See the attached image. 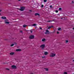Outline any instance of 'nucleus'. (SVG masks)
<instances>
[{
    "instance_id": "obj_7",
    "label": "nucleus",
    "mask_w": 74,
    "mask_h": 74,
    "mask_svg": "<svg viewBox=\"0 0 74 74\" xmlns=\"http://www.w3.org/2000/svg\"><path fill=\"white\" fill-rule=\"evenodd\" d=\"M1 18L2 19H7V18L5 16H2L1 17Z\"/></svg>"
},
{
    "instance_id": "obj_13",
    "label": "nucleus",
    "mask_w": 74,
    "mask_h": 74,
    "mask_svg": "<svg viewBox=\"0 0 74 74\" xmlns=\"http://www.w3.org/2000/svg\"><path fill=\"white\" fill-rule=\"evenodd\" d=\"M48 54V53L47 52H45V55H47Z\"/></svg>"
},
{
    "instance_id": "obj_33",
    "label": "nucleus",
    "mask_w": 74,
    "mask_h": 74,
    "mask_svg": "<svg viewBox=\"0 0 74 74\" xmlns=\"http://www.w3.org/2000/svg\"><path fill=\"white\" fill-rule=\"evenodd\" d=\"M40 29H42V27H40Z\"/></svg>"
},
{
    "instance_id": "obj_5",
    "label": "nucleus",
    "mask_w": 74,
    "mask_h": 74,
    "mask_svg": "<svg viewBox=\"0 0 74 74\" xmlns=\"http://www.w3.org/2000/svg\"><path fill=\"white\" fill-rule=\"evenodd\" d=\"M45 47V45L44 44L40 46V47H41V48H42V49H44Z\"/></svg>"
},
{
    "instance_id": "obj_34",
    "label": "nucleus",
    "mask_w": 74,
    "mask_h": 74,
    "mask_svg": "<svg viewBox=\"0 0 74 74\" xmlns=\"http://www.w3.org/2000/svg\"><path fill=\"white\" fill-rule=\"evenodd\" d=\"M45 58V56L42 57V58Z\"/></svg>"
},
{
    "instance_id": "obj_29",
    "label": "nucleus",
    "mask_w": 74,
    "mask_h": 74,
    "mask_svg": "<svg viewBox=\"0 0 74 74\" xmlns=\"http://www.w3.org/2000/svg\"><path fill=\"white\" fill-rule=\"evenodd\" d=\"M56 12L57 13V12H58V10H56Z\"/></svg>"
},
{
    "instance_id": "obj_40",
    "label": "nucleus",
    "mask_w": 74,
    "mask_h": 74,
    "mask_svg": "<svg viewBox=\"0 0 74 74\" xmlns=\"http://www.w3.org/2000/svg\"><path fill=\"white\" fill-rule=\"evenodd\" d=\"M73 62H74V60H73Z\"/></svg>"
},
{
    "instance_id": "obj_38",
    "label": "nucleus",
    "mask_w": 74,
    "mask_h": 74,
    "mask_svg": "<svg viewBox=\"0 0 74 74\" xmlns=\"http://www.w3.org/2000/svg\"><path fill=\"white\" fill-rule=\"evenodd\" d=\"M73 30H74V27L73 28Z\"/></svg>"
},
{
    "instance_id": "obj_6",
    "label": "nucleus",
    "mask_w": 74,
    "mask_h": 74,
    "mask_svg": "<svg viewBox=\"0 0 74 74\" xmlns=\"http://www.w3.org/2000/svg\"><path fill=\"white\" fill-rule=\"evenodd\" d=\"M12 69H16V66H14V65H13L12 66Z\"/></svg>"
},
{
    "instance_id": "obj_15",
    "label": "nucleus",
    "mask_w": 74,
    "mask_h": 74,
    "mask_svg": "<svg viewBox=\"0 0 74 74\" xmlns=\"http://www.w3.org/2000/svg\"><path fill=\"white\" fill-rule=\"evenodd\" d=\"M5 70H7L8 71H9V70H10V69L8 68L5 69Z\"/></svg>"
},
{
    "instance_id": "obj_19",
    "label": "nucleus",
    "mask_w": 74,
    "mask_h": 74,
    "mask_svg": "<svg viewBox=\"0 0 74 74\" xmlns=\"http://www.w3.org/2000/svg\"><path fill=\"white\" fill-rule=\"evenodd\" d=\"M52 21H51V20H49V21H47V22H52Z\"/></svg>"
},
{
    "instance_id": "obj_35",
    "label": "nucleus",
    "mask_w": 74,
    "mask_h": 74,
    "mask_svg": "<svg viewBox=\"0 0 74 74\" xmlns=\"http://www.w3.org/2000/svg\"><path fill=\"white\" fill-rule=\"evenodd\" d=\"M59 32H57V34H59Z\"/></svg>"
},
{
    "instance_id": "obj_36",
    "label": "nucleus",
    "mask_w": 74,
    "mask_h": 74,
    "mask_svg": "<svg viewBox=\"0 0 74 74\" xmlns=\"http://www.w3.org/2000/svg\"><path fill=\"white\" fill-rule=\"evenodd\" d=\"M1 10H0V12H1Z\"/></svg>"
},
{
    "instance_id": "obj_37",
    "label": "nucleus",
    "mask_w": 74,
    "mask_h": 74,
    "mask_svg": "<svg viewBox=\"0 0 74 74\" xmlns=\"http://www.w3.org/2000/svg\"><path fill=\"white\" fill-rule=\"evenodd\" d=\"M29 11H31H31H32V10H29Z\"/></svg>"
},
{
    "instance_id": "obj_30",
    "label": "nucleus",
    "mask_w": 74,
    "mask_h": 74,
    "mask_svg": "<svg viewBox=\"0 0 74 74\" xmlns=\"http://www.w3.org/2000/svg\"><path fill=\"white\" fill-rule=\"evenodd\" d=\"M50 8H52V6L50 5Z\"/></svg>"
},
{
    "instance_id": "obj_23",
    "label": "nucleus",
    "mask_w": 74,
    "mask_h": 74,
    "mask_svg": "<svg viewBox=\"0 0 74 74\" xmlns=\"http://www.w3.org/2000/svg\"><path fill=\"white\" fill-rule=\"evenodd\" d=\"M58 30H61V28H59L58 29Z\"/></svg>"
},
{
    "instance_id": "obj_8",
    "label": "nucleus",
    "mask_w": 74,
    "mask_h": 74,
    "mask_svg": "<svg viewBox=\"0 0 74 74\" xmlns=\"http://www.w3.org/2000/svg\"><path fill=\"white\" fill-rule=\"evenodd\" d=\"M35 16H37V15H38V16H40V14L39 13H36L35 14Z\"/></svg>"
},
{
    "instance_id": "obj_2",
    "label": "nucleus",
    "mask_w": 74,
    "mask_h": 74,
    "mask_svg": "<svg viewBox=\"0 0 74 74\" xmlns=\"http://www.w3.org/2000/svg\"><path fill=\"white\" fill-rule=\"evenodd\" d=\"M55 55H56V54L54 53H51L50 55L51 57H54V56H55Z\"/></svg>"
},
{
    "instance_id": "obj_12",
    "label": "nucleus",
    "mask_w": 74,
    "mask_h": 74,
    "mask_svg": "<svg viewBox=\"0 0 74 74\" xmlns=\"http://www.w3.org/2000/svg\"><path fill=\"white\" fill-rule=\"evenodd\" d=\"M10 54L11 55H13L14 54V53L12 52V53H10Z\"/></svg>"
},
{
    "instance_id": "obj_32",
    "label": "nucleus",
    "mask_w": 74,
    "mask_h": 74,
    "mask_svg": "<svg viewBox=\"0 0 74 74\" xmlns=\"http://www.w3.org/2000/svg\"><path fill=\"white\" fill-rule=\"evenodd\" d=\"M51 27H53V26H51Z\"/></svg>"
},
{
    "instance_id": "obj_10",
    "label": "nucleus",
    "mask_w": 74,
    "mask_h": 74,
    "mask_svg": "<svg viewBox=\"0 0 74 74\" xmlns=\"http://www.w3.org/2000/svg\"><path fill=\"white\" fill-rule=\"evenodd\" d=\"M16 51L18 52L19 51H21V49H16Z\"/></svg>"
},
{
    "instance_id": "obj_3",
    "label": "nucleus",
    "mask_w": 74,
    "mask_h": 74,
    "mask_svg": "<svg viewBox=\"0 0 74 74\" xmlns=\"http://www.w3.org/2000/svg\"><path fill=\"white\" fill-rule=\"evenodd\" d=\"M29 39H34V35H31L29 37Z\"/></svg>"
},
{
    "instance_id": "obj_9",
    "label": "nucleus",
    "mask_w": 74,
    "mask_h": 74,
    "mask_svg": "<svg viewBox=\"0 0 74 74\" xmlns=\"http://www.w3.org/2000/svg\"><path fill=\"white\" fill-rule=\"evenodd\" d=\"M46 32H45V34H48L49 33V31L48 30H46Z\"/></svg>"
},
{
    "instance_id": "obj_11",
    "label": "nucleus",
    "mask_w": 74,
    "mask_h": 74,
    "mask_svg": "<svg viewBox=\"0 0 74 74\" xmlns=\"http://www.w3.org/2000/svg\"><path fill=\"white\" fill-rule=\"evenodd\" d=\"M46 39H45V38H44L43 39H42V41L43 42H44L45 41V40H46Z\"/></svg>"
},
{
    "instance_id": "obj_17",
    "label": "nucleus",
    "mask_w": 74,
    "mask_h": 74,
    "mask_svg": "<svg viewBox=\"0 0 74 74\" xmlns=\"http://www.w3.org/2000/svg\"><path fill=\"white\" fill-rule=\"evenodd\" d=\"M14 45V44H12L10 45V47H13Z\"/></svg>"
},
{
    "instance_id": "obj_18",
    "label": "nucleus",
    "mask_w": 74,
    "mask_h": 74,
    "mask_svg": "<svg viewBox=\"0 0 74 74\" xmlns=\"http://www.w3.org/2000/svg\"><path fill=\"white\" fill-rule=\"evenodd\" d=\"M32 26H36V24H33Z\"/></svg>"
},
{
    "instance_id": "obj_39",
    "label": "nucleus",
    "mask_w": 74,
    "mask_h": 74,
    "mask_svg": "<svg viewBox=\"0 0 74 74\" xmlns=\"http://www.w3.org/2000/svg\"><path fill=\"white\" fill-rule=\"evenodd\" d=\"M18 1H21V0H18Z\"/></svg>"
},
{
    "instance_id": "obj_41",
    "label": "nucleus",
    "mask_w": 74,
    "mask_h": 74,
    "mask_svg": "<svg viewBox=\"0 0 74 74\" xmlns=\"http://www.w3.org/2000/svg\"><path fill=\"white\" fill-rule=\"evenodd\" d=\"M1 14H0V15H1Z\"/></svg>"
},
{
    "instance_id": "obj_20",
    "label": "nucleus",
    "mask_w": 74,
    "mask_h": 74,
    "mask_svg": "<svg viewBox=\"0 0 74 74\" xmlns=\"http://www.w3.org/2000/svg\"><path fill=\"white\" fill-rule=\"evenodd\" d=\"M51 26H49V28H47V30L48 29H51Z\"/></svg>"
},
{
    "instance_id": "obj_28",
    "label": "nucleus",
    "mask_w": 74,
    "mask_h": 74,
    "mask_svg": "<svg viewBox=\"0 0 74 74\" xmlns=\"http://www.w3.org/2000/svg\"><path fill=\"white\" fill-rule=\"evenodd\" d=\"M64 74H67V73L66 72H65L64 73Z\"/></svg>"
},
{
    "instance_id": "obj_42",
    "label": "nucleus",
    "mask_w": 74,
    "mask_h": 74,
    "mask_svg": "<svg viewBox=\"0 0 74 74\" xmlns=\"http://www.w3.org/2000/svg\"><path fill=\"white\" fill-rule=\"evenodd\" d=\"M31 74H33V73H32Z\"/></svg>"
},
{
    "instance_id": "obj_16",
    "label": "nucleus",
    "mask_w": 74,
    "mask_h": 74,
    "mask_svg": "<svg viewBox=\"0 0 74 74\" xmlns=\"http://www.w3.org/2000/svg\"><path fill=\"white\" fill-rule=\"evenodd\" d=\"M27 26V25H23V27H26Z\"/></svg>"
},
{
    "instance_id": "obj_4",
    "label": "nucleus",
    "mask_w": 74,
    "mask_h": 74,
    "mask_svg": "<svg viewBox=\"0 0 74 74\" xmlns=\"http://www.w3.org/2000/svg\"><path fill=\"white\" fill-rule=\"evenodd\" d=\"M25 9V8L24 7H21V8L20 9L21 11H24V10Z\"/></svg>"
},
{
    "instance_id": "obj_26",
    "label": "nucleus",
    "mask_w": 74,
    "mask_h": 74,
    "mask_svg": "<svg viewBox=\"0 0 74 74\" xmlns=\"http://www.w3.org/2000/svg\"><path fill=\"white\" fill-rule=\"evenodd\" d=\"M44 7V5H41V7L42 8Z\"/></svg>"
},
{
    "instance_id": "obj_14",
    "label": "nucleus",
    "mask_w": 74,
    "mask_h": 74,
    "mask_svg": "<svg viewBox=\"0 0 74 74\" xmlns=\"http://www.w3.org/2000/svg\"><path fill=\"white\" fill-rule=\"evenodd\" d=\"M45 70L46 71H48V69L47 68H45Z\"/></svg>"
},
{
    "instance_id": "obj_25",
    "label": "nucleus",
    "mask_w": 74,
    "mask_h": 74,
    "mask_svg": "<svg viewBox=\"0 0 74 74\" xmlns=\"http://www.w3.org/2000/svg\"><path fill=\"white\" fill-rule=\"evenodd\" d=\"M30 31L31 33H33V31H32V30H30Z\"/></svg>"
},
{
    "instance_id": "obj_1",
    "label": "nucleus",
    "mask_w": 74,
    "mask_h": 74,
    "mask_svg": "<svg viewBox=\"0 0 74 74\" xmlns=\"http://www.w3.org/2000/svg\"><path fill=\"white\" fill-rule=\"evenodd\" d=\"M5 23V24H9L10 22H8V20L6 18L4 20Z\"/></svg>"
},
{
    "instance_id": "obj_21",
    "label": "nucleus",
    "mask_w": 74,
    "mask_h": 74,
    "mask_svg": "<svg viewBox=\"0 0 74 74\" xmlns=\"http://www.w3.org/2000/svg\"><path fill=\"white\" fill-rule=\"evenodd\" d=\"M44 2H47V0H44Z\"/></svg>"
},
{
    "instance_id": "obj_24",
    "label": "nucleus",
    "mask_w": 74,
    "mask_h": 74,
    "mask_svg": "<svg viewBox=\"0 0 74 74\" xmlns=\"http://www.w3.org/2000/svg\"><path fill=\"white\" fill-rule=\"evenodd\" d=\"M20 32L21 33H23V31H20Z\"/></svg>"
},
{
    "instance_id": "obj_27",
    "label": "nucleus",
    "mask_w": 74,
    "mask_h": 74,
    "mask_svg": "<svg viewBox=\"0 0 74 74\" xmlns=\"http://www.w3.org/2000/svg\"><path fill=\"white\" fill-rule=\"evenodd\" d=\"M66 42H69V41L67 40H66Z\"/></svg>"
},
{
    "instance_id": "obj_22",
    "label": "nucleus",
    "mask_w": 74,
    "mask_h": 74,
    "mask_svg": "<svg viewBox=\"0 0 74 74\" xmlns=\"http://www.w3.org/2000/svg\"><path fill=\"white\" fill-rule=\"evenodd\" d=\"M59 10L60 11H61L62 10V8H59Z\"/></svg>"
},
{
    "instance_id": "obj_31",
    "label": "nucleus",
    "mask_w": 74,
    "mask_h": 74,
    "mask_svg": "<svg viewBox=\"0 0 74 74\" xmlns=\"http://www.w3.org/2000/svg\"><path fill=\"white\" fill-rule=\"evenodd\" d=\"M72 3H74V1H72Z\"/></svg>"
}]
</instances>
